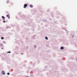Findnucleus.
<instances>
[{
	"label": "nucleus",
	"instance_id": "obj_15",
	"mask_svg": "<svg viewBox=\"0 0 77 77\" xmlns=\"http://www.w3.org/2000/svg\"><path fill=\"white\" fill-rule=\"evenodd\" d=\"M21 54H23V53H21Z\"/></svg>",
	"mask_w": 77,
	"mask_h": 77
},
{
	"label": "nucleus",
	"instance_id": "obj_13",
	"mask_svg": "<svg viewBox=\"0 0 77 77\" xmlns=\"http://www.w3.org/2000/svg\"><path fill=\"white\" fill-rule=\"evenodd\" d=\"M3 20H4V21H5V19L4 18V19H3Z\"/></svg>",
	"mask_w": 77,
	"mask_h": 77
},
{
	"label": "nucleus",
	"instance_id": "obj_17",
	"mask_svg": "<svg viewBox=\"0 0 77 77\" xmlns=\"http://www.w3.org/2000/svg\"><path fill=\"white\" fill-rule=\"evenodd\" d=\"M73 37H74V36L73 35Z\"/></svg>",
	"mask_w": 77,
	"mask_h": 77
},
{
	"label": "nucleus",
	"instance_id": "obj_7",
	"mask_svg": "<svg viewBox=\"0 0 77 77\" xmlns=\"http://www.w3.org/2000/svg\"><path fill=\"white\" fill-rule=\"evenodd\" d=\"M45 39H46L47 40H48V37H45Z\"/></svg>",
	"mask_w": 77,
	"mask_h": 77
},
{
	"label": "nucleus",
	"instance_id": "obj_8",
	"mask_svg": "<svg viewBox=\"0 0 77 77\" xmlns=\"http://www.w3.org/2000/svg\"><path fill=\"white\" fill-rule=\"evenodd\" d=\"M1 39H4V38L3 37H2Z\"/></svg>",
	"mask_w": 77,
	"mask_h": 77
},
{
	"label": "nucleus",
	"instance_id": "obj_9",
	"mask_svg": "<svg viewBox=\"0 0 77 77\" xmlns=\"http://www.w3.org/2000/svg\"><path fill=\"white\" fill-rule=\"evenodd\" d=\"M10 74V73H9V72H8V73H7V75H9Z\"/></svg>",
	"mask_w": 77,
	"mask_h": 77
},
{
	"label": "nucleus",
	"instance_id": "obj_5",
	"mask_svg": "<svg viewBox=\"0 0 77 77\" xmlns=\"http://www.w3.org/2000/svg\"><path fill=\"white\" fill-rule=\"evenodd\" d=\"M61 50H63V47H61Z\"/></svg>",
	"mask_w": 77,
	"mask_h": 77
},
{
	"label": "nucleus",
	"instance_id": "obj_14",
	"mask_svg": "<svg viewBox=\"0 0 77 77\" xmlns=\"http://www.w3.org/2000/svg\"><path fill=\"white\" fill-rule=\"evenodd\" d=\"M1 49H3V48H1Z\"/></svg>",
	"mask_w": 77,
	"mask_h": 77
},
{
	"label": "nucleus",
	"instance_id": "obj_3",
	"mask_svg": "<svg viewBox=\"0 0 77 77\" xmlns=\"http://www.w3.org/2000/svg\"><path fill=\"white\" fill-rule=\"evenodd\" d=\"M2 74H3V75H5V72L2 71Z\"/></svg>",
	"mask_w": 77,
	"mask_h": 77
},
{
	"label": "nucleus",
	"instance_id": "obj_12",
	"mask_svg": "<svg viewBox=\"0 0 77 77\" xmlns=\"http://www.w3.org/2000/svg\"><path fill=\"white\" fill-rule=\"evenodd\" d=\"M34 47L35 48H36V46H34Z\"/></svg>",
	"mask_w": 77,
	"mask_h": 77
},
{
	"label": "nucleus",
	"instance_id": "obj_11",
	"mask_svg": "<svg viewBox=\"0 0 77 77\" xmlns=\"http://www.w3.org/2000/svg\"><path fill=\"white\" fill-rule=\"evenodd\" d=\"M3 23H5V21L4 20V21H3Z\"/></svg>",
	"mask_w": 77,
	"mask_h": 77
},
{
	"label": "nucleus",
	"instance_id": "obj_10",
	"mask_svg": "<svg viewBox=\"0 0 77 77\" xmlns=\"http://www.w3.org/2000/svg\"><path fill=\"white\" fill-rule=\"evenodd\" d=\"M8 53H11V51H8Z\"/></svg>",
	"mask_w": 77,
	"mask_h": 77
},
{
	"label": "nucleus",
	"instance_id": "obj_6",
	"mask_svg": "<svg viewBox=\"0 0 77 77\" xmlns=\"http://www.w3.org/2000/svg\"><path fill=\"white\" fill-rule=\"evenodd\" d=\"M2 18L3 19H4V18H5V17H4V16H2Z\"/></svg>",
	"mask_w": 77,
	"mask_h": 77
},
{
	"label": "nucleus",
	"instance_id": "obj_4",
	"mask_svg": "<svg viewBox=\"0 0 77 77\" xmlns=\"http://www.w3.org/2000/svg\"><path fill=\"white\" fill-rule=\"evenodd\" d=\"M30 8H33V5H30Z\"/></svg>",
	"mask_w": 77,
	"mask_h": 77
},
{
	"label": "nucleus",
	"instance_id": "obj_16",
	"mask_svg": "<svg viewBox=\"0 0 77 77\" xmlns=\"http://www.w3.org/2000/svg\"><path fill=\"white\" fill-rule=\"evenodd\" d=\"M76 60H77V58L76 59Z\"/></svg>",
	"mask_w": 77,
	"mask_h": 77
},
{
	"label": "nucleus",
	"instance_id": "obj_1",
	"mask_svg": "<svg viewBox=\"0 0 77 77\" xmlns=\"http://www.w3.org/2000/svg\"><path fill=\"white\" fill-rule=\"evenodd\" d=\"M27 6V5L26 4H25L24 5V6H23V8H26Z\"/></svg>",
	"mask_w": 77,
	"mask_h": 77
},
{
	"label": "nucleus",
	"instance_id": "obj_2",
	"mask_svg": "<svg viewBox=\"0 0 77 77\" xmlns=\"http://www.w3.org/2000/svg\"><path fill=\"white\" fill-rule=\"evenodd\" d=\"M7 17L8 18V19H10V16H9V14H8L6 15Z\"/></svg>",
	"mask_w": 77,
	"mask_h": 77
}]
</instances>
